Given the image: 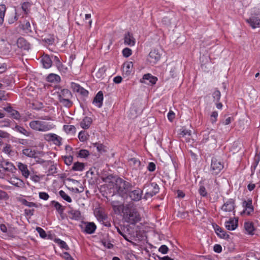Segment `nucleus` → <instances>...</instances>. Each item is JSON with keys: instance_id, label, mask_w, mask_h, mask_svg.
Returning a JSON list of instances; mask_svg holds the SVG:
<instances>
[{"instance_id": "1", "label": "nucleus", "mask_w": 260, "mask_h": 260, "mask_svg": "<svg viewBox=\"0 0 260 260\" xmlns=\"http://www.w3.org/2000/svg\"><path fill=\"white\" fill-rule=\"evenodd\" d=\"M113 187L114 191L120 196H123L129 191L132 188V185L129 182L118 178L115 180Z\"/></svg>"}, {"instance_id": "2", "label": "nucleus", "mask_w": 260, "mask_h": 260, "mask_svg": "<svg viewBox=\"0 0 260 260\" xmlns=\"http://www.w3.org/2000/svg\"><path fill=\"white\" fill-rule=\"evenodd\" d=\"M123 217L125 221L131 224H135L141 220L140 215L136 209H125Z\"/></svg>"}, {"instance_id": "3", "label": "nucleus", "mask_w": 260, "mask_h": 260, "mask_svg": "<svg viewBox=\"0 0 260 260\" xmlns=\"http://www.w3.org/2000/svg\"><path fill=\"white\" fill-rule=\"evenodd\" d=\"M29 126L35 131L46 132L53 128L54 125L41 120H33L29 122Z\"/></svg>"}, {"instance_id": "4", "label": "nucleus", "mask_w": 260, "mask_h": 260, "mask_svg": "<svg viewBox=\"0 0 260 260\" xmlns=\"http://www.w3.org/2000/svg\"><path fill=\"white\" fill-rule=\"evenodd\" d=\"M223 168L222 162L216 158H213L211 164V170L213 174H217Z\"/></svg>"}, {"instance_id": "5", "label": "nucleus", "mask_w": 260, "mask_h": 260, "mask_svg": "<svg viewBox=\"0 0 260 260\" xmlns=\"http://www.w3.org/2000/svg\"><path fill=\"white\" fill-rule=\"evenodd\" d=\"M235 202L232 200H230L225 203L221 207V210L222 212L231 213L232 212L233 214L235 215Z\"/></svg>"}, {"instance_id": "6", "label": "nucleus", "mask_w": 260, "mask_h": 260, "mask_svg": "<svg viewBox=\"0 0 260 260\" xmlns=\"http://www.w3.org/2000/svg\"><path fill=\"white\" fill-rule=\"evenodd\" d=\"M160 57L161 54L159 50L154 49L149 53L147 59L150 63L155 64L160 59Z\"/></svg>"}, {"instance_id": "7", "label": "nucleus", "mask_w": 260, "mask_h": 260, "mask_svg": "<svg viewBox=\"0 0 260 260\" xmlns=\"http://www.w3.org/2000/svg\"><path fill=\"white\" fill-rule=\"evenodd\" d=\"M157 81V78L149 73L145 74L143 75V78L140 79V82L151 85L155 84Z\"/></svg>"}, {"instance_id": "8", "label": "nucleus", "mask_w": 260, "mask_h": 260, "mask_svg": "<svg viewBox=\"0 0 260 260\" xmlns=\"http://www.w3.org/2000/svg\"><path fill=\"white\" fill-rule=\"evenodd\" d=\"M45 139L47 141H52L56 145H60L61 138L54 134H48L44 136Z\"/></svg>"}, {"instance_id": "9", "label": "nucleus", "mask_w": 260, "mask_h": 260, "mask_svg": "<svg viewBox=\"0 0 260 260\" xmlns=\"http://www.w3.org/2000/svg\"><path fill=\"white\" fill-rule=\"evenodd\" d=\"M143 191L140 188H137L131 191L129 193V197L131 199L135 201H139L142 198Z\"/></svg>"}, {"instance_id": "10", "label": "nucleus", "mask_w": 260, "mask_h": 260, "mask_svg": "<svg viewBox=\"0 0 260 260\" xmlns=\"http://www.w3.org/2000/svg\"><path fill=\"white\" fill-rule=\"evenodd\" d=\"M1 166L5 171L9 172L12 173L16 170L13 164L6 160H3L1 161Z\"/></svg>"}, {"instance_id": "11", "label": "nucleus", "mask_w": 260, "mask_h": 260, "mask_svg": "<svg viewBox=\"0 0 260 260\" xmlns=\"http://www.w3.org/2000/svg\"><path fill=\"white\" fill-rule=\"evenodd\" d=\"M149 189L153 188L152 191H148L145 193V197L146 198L152 197L155 195L159 191V187L156 184L152 183L150 185L148 186Z\"/></svg>"}, {"instance_id": "12", "label": "nucleus", "mask_w": 260, "mask_h": 260, "mask_svg": "<svg viewBox=\"0 0 260 260\" xmlns=\"http://www.w3.org/2000/svg\"><path fill=\"white\" fill-rule=\"evenodd\" d=\"M83 231L87 234H91L94 232L96 226L93 222H86Z\"/></svg>"}, {"instance_id": "13", "label": "nucleus", "mask_w": 260, "mask_h": 260, "mask_svg": "<svg viewBox=\"0 0 260 260\" xmlns=\"http://www.w3.org/2000/svg\"><path fill=\"white\" fill-rule=\"evenodd\" d=\"M124 43L125 44L130 46H132L135 45V39L134 38L133 34L130 32H127L125 35Z\"/></svg>"}, {"instance_id": "14", "label": "nucleus", "mask_w": 260, "mask_h": 260, "mask_svg": "<svg viewBox=\"0 0 260 260\" xmlns=\"http://www.w3.org/2000/svg\"><path fill=\"white\" fill-rule=\"evenodd\" d=\"M238 226V220L230 219L225 222V226L228 230H234Z\"/></svg>"}, {"instance_id": "15", "label": "nucleus", "mask_w": 260, "mask_h": 260, "mask_svg": "<svg viewBox=\"0 0 260 260\" xmlns=\"http://www.w3.org/2000/svg\"><path fill=\"white\" fill-rule=\"evenodd\" d=\"M17 44L18 47L23 48L24 50H28L30 48L29 44L23 38L18 39Z\"/></svg>"}, {"instance_id": "16", "label": "nucleus", "mask_w": 260, "mask_h": 260, "mask_svg": "<svg viewBox=\"0 0 260 260\" xmlns=\"http://www.w3.org/2000/svg\"><path fill=\"white\" fill-rule=\"evenodd\" d=\"M41 62L43 66V67L46 69H48L52 66V60L48 55H45L42 56L41 59Z\"/></svg>"}, {"instance_id": "17", "label": "nucleus", "mask_w": 260, "mask_h": 260, "mask_svg": "<svg viewBox=\"0 0 260 260\" xmlns=\"http://www.w3.org/2000/svg\"><path fill=\"white\" fill-rule=\"evenodd\" d=\"M17 166L19 170L21 172L22 175L25 178H27L29 175V171L27 169V165L21 162H18Z\"/></svg>"}, {"instance_id": "18", "label": "nucleus", "mask_w": 260, "mask_h": 260, "mask_svg": "<svg viewBox=\"0 0 260 260\" xmlns=\"http://www.w3.org/2000/svg\"><path fill=\"white\" fill-rule=\"evenodd\" d=\"M92 122L90 117H85L80 122L81 127L84 129H88Z\"/></svg>"}, {"instance_id": "19", "label": "nucleus", "mask_w": 260, "mask_h": 260, "mask_svg": "<svg viewBox=\"0 0 260 260\" xmlns=\"http://www.w3.org/2000/svg\"><path fill=\"white\" fill-rule=\"evenodd\" d=\"M214 230L216 233L219 237L224 239L229 238V235L219 226L216 225V226L214 227Z\"/></svg>"}, {"instance_id": "20", "label": "nucleus", "mask_w": 260, "mask_h": 260, "mask_svg": "<svg viewBox=\"0 0 260 260\" xmlns=\"http://www.w3.org/2000/svg\"><path fill=\"white\" fill-rule=\"evenodd\" d=\"M247 21L253 28L259 27L260 25V19L257 17H252L250 18L249 19H247Z\"/></svg>"}, {"instance_id": "21", "label": "nucleus", "mask_w": 260, "mask_h": 260, "mask_svg": "<svg viewBox=\"0 0 260 260\" xmlns=\"http://www.w3.org/2000/svg\"><path fill=\"white\" fill-rule=\"evenodd\" d=\"M103 100V93L102 91H99L94 98L93 103L96 104L98 107H101Z\"/></svg>"}, {"instance_id": "22", "label": "nucleus", "mask_w": 260, "mask_h": 260, "mask_svg": "<svg viewBox=\"0 0 260 260\" xmlns=\"http://www.w3.org/2000/svg\"><path fill=\"white\" fill-rule=\"evenodd\" d=\"M243 206L245 208V213L247 215H249L253 211V208L252 205V201L249 200L248 202L244 201L243 202Z\"/></svg>"}, {"instance_id": "23", "label": "nucleus", "mask_w": 260, "mask_h": 260, "mask_svg": "<svg viewBox=\"0 0 260 260\" xmlns=\"http://www.w3.org/2000/svg\"><path fill=\"white\" fill-rule=\"evenodd\" d=\"M9 182L11 184L18 187H21L23 186L24 184L22 180L16 177L11 178L9 180Z\"/></svg>"}, {"instance_id": "24", "label": "nucleus", "mask_w": 260, "mask_h": 260, "mask_svg": "<svg viewBox=\"0 0 260 260\" xmlns=\"http://www.w3.org/2000/svg\"><path fill=\"white\" fill-rule=\"evenodd\" d=\"M133 67V63L132 62H126L123 64V71L125 72V74L127 75L130 74L131 72L132 71Z\"/></svg>"}, {"instance_id": "25", "label": "nucleus", "mask_w": 260, "mask_h": 260, "mask_svg": "<svg viewBox=\"0 0 260 260\" xmlns=\"http://www.w3.org/2000/svg\"><path fill=\"white\" fill-rule=\"evenodd\" d=\"M244 228L248 234L250 235H253V231L254 230L253 224L251 222H246L244 223Z\"/></svg>"}, {"instance_id": "26", "label": "nucleus", "mask_w": 260, "mask_h": 260, "mask_svg": "<svg viewBox=\"0 0 260 260\" xmlns=\"http://www.w3.org/2000/svg\"><path fill=\"white\" fill-rule=\"evenodd\" d=\"M23 154L28 157H36V152L30 148H26L23 150Z\"/></svg>"}, {"instance_id": "27", "label": "nucleus", "mask_w": 260, "mask_h": 260, "mask_svg": "<svg viewBox=\"0 0 260 260\" xmlns=\"http://www.w3.org/2000/svg\"><path fill=\"white\" fill-rule=\"evenodd\" d=\"M85 165L84 163L76 162L74 164L72 170L75 171H81L84 168Z\"/></svg>"}, {"instance_id": "28", "label": "nucleus", "mask_w": 260, "mask_h": 260, "mask_svg": "<svg viewBox=\"0 0 260 260\" xmlns=\"http://www.w3.org/2000/svg\"><path fill=\"white\" fill-rule=\"evenodd\" d=\"M63 129L69 134L73 135L76 133V127L74 125H65Z\"/></svg>"}, {"instance_id": "29", "label": "nucleus", "mask_w": 260, "mask_h": 260, "mask_svg": "<svg viewBox=\"0 0 260 260\" xmlns=\"http://www.w3.org/2000/svg\"><path fill=\"white\" fill-rule=\"evenodd\" d=\"M130 165L133 166L136 169L140 167L141 162L139 160L136 158H132L128 160Z\"/></svg>"}, {"instance_id": "30", "label": "nucleus", "mask_w": 260, "mask_h": 260, "mask_svg": "<svg viewBox=\"0 0 260 260\" xmlns=\"http://www.w3.org/2000/svg\"><path fill=\"white\" fill-rule=\"evenodd\" d=\"M59 102L64 106L70 107L72 106V102L69 100V98H64L63 96L59 98Z\"/></svg>"}, {"instance_id": "31", "label": "nucleus", "mask_w": 260, "mask_h": 260, "mask_svg": "<svg viewBox=\"0 0 260 260\" xmlns=\"http://www.w3.org/2000/svg\"><path fill=\"white\" fill-rule=\"evenodd\" d=\"M60 80V77L56 74H51L47 77L48 81L50 82H59Z\"/></svg>"}, {"instance_id": "32", "label": "nucleus", "mask_w": 260, "mask_h": 260, "mask_svg": "<svg viewBox=\"0 0 260 260\" xmlns=\"http://www.w3.org/2000/svg\"><path fill=\"white\" fill-rule=\"evenodd\" d=\"M88 137V135L85 131H81L78 135V138L80 141L85 142L86 141Z\"/></svg>"}, {"instance_id": "33", "label": "nucleus", "mask_w": 260, "mask_h": 260, "mask_svg": "<svg viewBox=\"0 0 260 260\" xmlns=\"http://www.w3.org/2000/svg\"><path fill=\"white\" fill-rule=\"evenodd\" d=\"M52 204L54 205L56 210L59 214H62L63 212V209L62 206L57 202L53 201L51 202Z\"/></svg>"}, {"instance_id": "34", "label": "nucleus", "mask_w": 260, "mask_h": 260, "mask_svg": "<svg viewBox=\"0 0 260 260\" xmlns=\"http://www.w3.org/2000/svg\"><path fill=\"white\" fill-rule=\"evenodd\" d=\"M59 194L60 196L65 201L69 203L72 202L71 198L63 190H60L59 191Z\"/></svg>"}, {"instance_id": "35", "label": "nucleus", "mask_w": 260, "mask_h": 260, "mask_svg": "<svg viewBox=\"0 0 260 260\" xmlns=\"http://www.w3.org/2000/svg\"><path fill=\"white\" fill-rule=\"evenodd\" d=\"M69 214L72 215V218L78 219L80 217V212L78 210H72L69 212Z\"/></svg>"}, {"instance_id": "36", "label": "nucleus", "mask_w": 260, "mask_h": 260, "mask_svg": "<svg viewBox=\"0 0 260 260\" xmlns=\"http://www.w3.org/2000/svg\"><path fill=\"white\" fill-rule=\"evenodd\" d=\"M6 11L5 6L3 5L0 6V24H2L4 21V18Z\"/></svg>"}, {"instance_id": "37", "label": "nucleus", "mask_w": 260, "mask_h": 260, "mask_svg": "<svg viewBox=\"0 0 260 260\" xmlns=\"http://www.w3.org/2000/svg\"><path fill=\"white\" fill-rule=\"evenodd\" d=\"M55 242L56 243H57V244H58L61 248H64L66 250H68L69 249L68 245L66 244V243L64 241H63L59 239H56L55 240Z\"/></svg>"}, {"instance_id": "38", "label": "nucleus", "mask_w": 260, "mask_h": 260, "mask_svg": "<svg viewBox=\"0 0 260 260\" xmlns=\"http://www.w3.org/2000/svg\"><path fill=\"white\" fill-rule=\"evenodd\" d=\"M64 97V98H69L71 95V92L68 89H63L61 91L59 95V98L62 97V96Z\"/></svg>"}, {"instance_id": "39", "label": "nucleus", "mask_w": 260, "mask_h": 260, "mask_svg": "<svg viewBox=\"0 0 260 260\" xmlns=\"http://www.w3.org/2000/svg\"><path fill=\"white\" fill-rule=\"evenodd\" d=\"M31 6L30 3L28 2H24L22 4L21 8L24 12L27 14L29 11V8Z\"/></svg>"}, {"instance_id": "40", "label": "nucleus", "mask_w": 260, "mask_h": 260, "mask_svg": "<svg viewBox=\"0 0 260 260\" xmlns=\"http://www.w3.org/2000/svg\"><path fill=\"white\" fill-rule=\"evenodd\" d=\"M20 202H21V203L23 204V205H24L26 206H28L29 207H37V205L33 203V202H28L27 201H26L25 199H22L21 200H20Z\"/></svg>"}, {"instance_id": "41", "label": "nucleus", "mask_w": 260, "mask_h": 260, "mask_svg": "<svg viewBox=\"0 0 260 260\" xmlns=\"http://www.w3.org/2000/svg\"><path fill=\"white\" fill-rule=\"evenodd\" d=\"M64 162L66 165L70 166L73 162V157L71 155L64 156L63 157Z\"/></svg>"}, {"instance_id": "42", "label": "nucleus", "mask_w": 260, "mask_h": 260, "mask_svg": "<svg viewBox=\"0 0 260 260\" xmlns=\"http://www.w3.org/2000/svg\"><path fill=\"white\" fill-rule=\"evenodd\" d=\"M16 129L19 133L23 134L25 136L29 135V132H28L24 128L20 126L17 125L15 127Z\"/></svg>"}, {"instance_id": "43", "label": "nucleus", "mask_w": 260, "mask_h": 260, "mask_svg": "<svg viewBox=\"0 0 260 260\" xmlns=\"http://www.w3.org/2000/svg\"><path fill=\"white\" fill-rule=\"evenodd\" d=\"M212 96L215 101L218 102L221 96L220 92L218 90H216L213 92Z\"/></svg>"}, {"instance_id": "44", "label": "nucleus", "mask_w": 260, "mask_h": 260, "mask_svg": "<svg viewBox=\"0 0 260 260\" xmlns=\"http://www.w3.org/2000/svg\"><path fill=\"white\" fill-rule=\"evenodd\" d=\"M132 50L128 48H125L122 50L123 55L125 57H129L132 54Z\"/></svg>"}, {"instance_id": "45", "label": "nucleus", "mask_w": 260, "mask_h": 260, "mask_svg": "<svg viewBox=\"0 0 260 260\" xmlns=\"http://www.w3.org/2000/svg\"><path fill=\"white\" fill-rule=\"evenodd\" d=\"M36 230L39 233V235L41 237L44 238L46 237V234L45 231L41 228L37 227L36 228Z\"/></svg>"}, {"instance_id": "46", "label": "nucleus", "mask_w": 260, "mask_h": 260, "mask_svg": "<svg viewBox=\"0 0 260 260\" xmlns=\"http://www.w3.org/2000/svg\"><path fill=\"white\" fill-rule=\"evenodd\" d=\"M89 154V152L87 150L82 149L79 152V156L80 157H85Z\"/></svg>"}, {"instance_id": "47", "label": "nucleus", "mask_w": 260, "mask_h": 260, "mask_svg": "<svg viewBox=\"0 0 260 260\" xmlns=\"http://www.w3.org/2000/svg\"><path fill=\"white\" fill-rule=\"evenodd\" d=\"M96 216H97L98 219L101 220L102 221L105 220L107 218V216L105 214H103L102 212H101L100 211L98 212Z\"/></svg>"}, {"instance_id": "48", "label": "nucleus", "mask_w": 260, "mask_h": 260, "mask_svg": "<svg viewBox=\"0 0 260 260\" xmlns=\"http://www.w3.org/2000/svg\"><path fill=\"white\" fill-rule=\"evenodd\" d=\"M3 151L7 154L10 155L12 152L11 145L9 144H6V145L3 148Z\"/></svg>"}, {"instance_id": "49", "label": "nucleus", "mask_w": 260, "mask_h": 260, "mask_svg": "<svg viewBox=\"0 0 260 260\" xmlns=\"http://www.w3.org/2000/svg\"><path fill=\"white\" fill-rule=\"evenodd\" d=\"M218 116V113L216 111H214L211 115L210 120L212 123H214L217 120V117Z\"/></svg>"}, {"instance_id": "50", "label": "nucleus", "mask_w": 260, "mask_h": 260, "mask_svg": "<svg viewBox=\"0 0 260 260\" xmlns=\"http://www.w3.org/2000/svg\"><path fill=\"white\" fill-rule=\"evenodd\" d=\"M158 250L162 254H166L168 251V248L166 245H163L160 247Z\"/></svg>"}, {"instance_id": "51", "label": "nucleus", "mask_w": 260, "mask_h": 260, "mask_svg": "<svg viewBox=\"0 0 260 260\" xmlns=\"http://www.w3.org/2000/svg\"><path fill=\"white\" fill-rule=\"evenodd\" d=\"M199 193L203 197H206L207 194L206 188L204 186H201L199 189Z\"/></svg>"}, {"instance_id": "52", "label": "nucleus", "mask_w": 260, "mask_h": 260, "mask_svg": "<svg viewBox=\"0 0 260 260\" xmlns=\"http://www.w3.org/2000/svg\"><path fill=\"white\" fill-rule=\"evenodd\" d=\"M49 195L45 192H41L39 193V197L44 200H47L49 198Z\"/></svg>"}, {"instance_id": "53", "label": "nucleus", "mask_w": 260, "mask_h": 260, "mask_svg": "<svg viewBox=\"0 0 260 260\" xmlns=\"http://www.w3.org/2000/svg\"><path fill=\"white\" fill-rule=\"evenodd\" d=\"M72 88L74 90V91L79 92L81 89V86L76 83H72Z\"/></svg>"}, {"instance_id": "54", "label": "nucleus", "mask_w": 260, "mask_h": 260, "mask_svg": "<svg viewBox=\"0 0 260 260\" xmlns=\"http://www.w3.org/2000/svg\"><path fill=\"white\" fill-rule=\"evenodd\" d=\"M162 22L164 24L169 26L171 24V19L168 17H165L162 20Z\"/></svg>"}, {"instance_id": "55", "label": "nucleus", "mask_w": 260, "mask_h": 260, "mask_svg": "<svg viewBox=\"0 0 260 260\" xmlns=\"http://www.w3.org/2000/svg\"><path fill=\"white\" fill-rule=\"evenodd\" d=\"M7 99V94H6L5 91L0 90V101H5Z\"/></svg>"}, {"instance_id": "56", "label": "nucleus", "mask_w": 260, "mask_h": 260, "mask_svg": "<svg viewBox=\"0 0 260 260\" xmlns=\"http://www.w3.org/2000/svg\"><path fill=\"white\" fill-rule=\"evenodd\" d=\"M10 114L16 119H18L20 118V114L19 112L15 110H13Z\"/></svg>"}, {"instance_id": "57", "label": "nucleus", "mask_w": 260, "mask_h": 260, "mask_svg": "<svg viewBox=\"0 0 260 260\" xmlns=\"http://www.w3.org/2000/svg\"><path fill=\"white\" fill-rule=\"evenodd\" d=\"M48 172L49 174H53L56 172V168L54 165H51L49 168Z\"/></svg>"}, {"instance_id": "58", "label": "nucleus", "mask_w": 260, "mask_h": 260, "mask_svg": "<svg viewBox=\"0 0 260 260\" xmlns=\"http://www.w3.org/2000/svg\"><path fill=\"white\" fill-rule=\"evenodd\" d=\"M147 169L150 172L154 171L155 169V164L152 162H149L147 167Z\"/></svg>"}, {"instance_id": "59", "label": "nucleus", "mask_w": 260, "mask_h": 260, "mask_svg": "<svg viewBox=\"0 0 260 260\" xmlns=\"http://www.w3.org/2000/svg\"><path fill=\"white\" fill-rule=\"evenodd\" d=\"M215 132L214 131H211L208 133V137L206 140L214 139L215 140Z\"/></svg>"}, {"instance_id": "60", "label": "nucleus", "mask_w": 260, "mask_h": 260, "mask_svg": "<svg viewBox=\"0 0 260 260\" xmlns=\"http://www.w3.org/2000/svg\"><path fill=\"white\" fill-rule=\"evenodd\" d=\"M8 198L7 193L4 191L0 190V200L8 199Z\"/></svg>"}, {"instance_id": "61", "label": "nucleus", "mask_w": 260, "mask_h": 260, "mask_svg": "<svg viewBox=\"0 0 260 260\" xmlns=\"http://www.w3.org/2000/svg\"><path fill=\"white\" fill-rule=\"evenodd\" d=\"M102 244L103 245L108 248L110 249L113 247V244L106 241H102Z\"/></svg>"}, {"instance_id": "62", "label": "nucleus", "mask_w": 260, "mask_h": 260, "mask_svg": "<svg viewBox=\"0 0 260 260\" xmlns=\"http://www.w3.org/2000/svg\"><path fill=\"white\" fill-rule=\"evenodd\" d=\"M175 117V114L172 111H170L168 114V118L169 120L172 121Z\"/></svg>"}, {"instance_id": "63", "label": "nucleus", "mask_w": 260, "mask_h": 260, "mask_svg": "<svg viewBox=\"0 0 260 260\" xmlns=\"http://www.w3.org/2000/svg\"><path fill=\"white\" fill-rule=\"evenodd\" d=\"M222 247L219 244H216L214 246V250L218 253H219L221 251Z\"/></svg>"}, {"instance_id": "64", "label": "nucleus", "mask_w": 260, "mask_h": 260, "mask_svg": "<svg viewBox=\"0 0 260 260\" xmlns=\"http://www.w3.org/2000/svg\"><path fill=\"white\" fill-rule=\"evenodd\" d=\"M63 255L64 258H66L67 260H74L70 254L67 252H64Z\"/></svg>"}]
</instances>
